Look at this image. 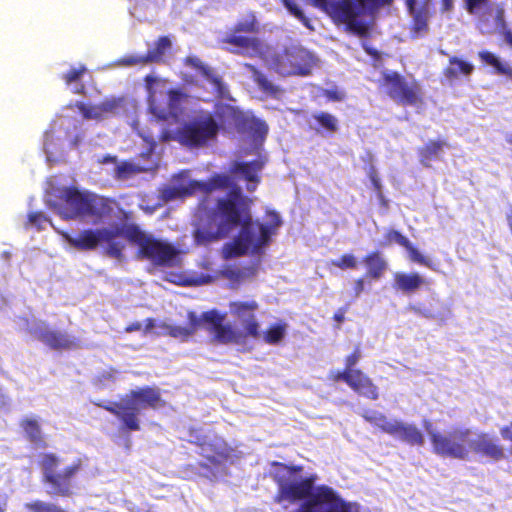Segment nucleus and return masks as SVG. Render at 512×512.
I'll use <instances>...</instances> for the list:
<instances>
[{"label":"nucleus","instance_id":"14","mask_svg":"<svg viewBox=\"0 0 512 512\" xmlns=\"http://www.w3.org/2000/svg\"><path fill=\"white\" fill-rule=\"evenodd\" d=\"M215 115L221 121L223 130L233 127L238 133L247 134L254 139H264L268 133V126L264 120L249 116L232 105L218 106Z\"/></svg>","mask_w":512,"mask_h":512},{"label":"nucleus","instance_id":"44","mask_svg":"<svg viewBox=\"0 0 512 512\" xmlns=\"http://www.w3.org/2000/svg\"><path fill=\"white\" fill-rule=\"evenodd\" d=\"M331 265L341 270L356 269L357 260L353 254H343L340 258L332 260Z\"/></svg>","mask_w":512,"mask_h":512},{"label":"nucleus","instance_id":"6","mask_svg":"<svg viewBox=\"0 0 512 512\" xmlns=\"http://www.w3.org/2000/svg\"><path fill=\"white\" fill-rule=\"evenodd\" d=\"M123 224L108 228L84 229L73 235L67 231H61L63 240L78 251H94L102 243L106 244L105 253L111 258L121 260L126 244L122 238Z\"/></svg>","mask_w":512,"mask_h":512},{"label":"nucleus","instance_id":"51","mask_svg":"<svg viewBox=\"0 0 512 512\" xmlns=\"http://www.w3.org/2000/svg\"><path fill=\"white\" fill-rule=\"evenodd\" d=\"M352 371L347 370L344 368L342 371H336L330 374L329 378L335 383H338L340 381L345 382L347 385L350 381Z\"/></svg>","mask_w":512,"mask_h":512},{"label":"nucleus","instance_id":"21","mask_svg":"<svg viewBox=\"0 0 512 512\" xmlns=\"http://www.w3.org/2000/svg\"><path fill=\"white\" fill-rule=\"evenodd\" d=\"M384 246L391 245L392 243H397L398 245L404 247L408 252L409 260L411 262L417 263L419 265L425 266L429 269H434V265L431 260L422 255L416 247L410 242V240L404 236L401 232L389 229L384 235Z\"/></svg>","mask_w":512,"mask_h":512},{"label":"nucleus","instance_id":"47","mask_svg":"<svg viewBox=\"0 0 512 512\" xmlns=\"http://www.w3.org/2000/svg\"><path fill=\"white\" fill-rule=\"evenodd\" d=\"M362 357L361 348L359 345L355 346L353 351L344 359V368L349 371H355L354 368Z\"/></svg>","mask_w":512,"mask_h":512},{"label":"nucleus","instance_id":"3","mask_svg":"<svg viewBox=\"0 0 512 512\" xmlns=\"http://www.w3.org/2000/svg\"><path fill=\"white\" fill-rule=\"evenodd\" d=\"M224 315L217 310L203 312L198 316L194 311H188L185 326L163 324L165 334L181 341L189 340L201 327L213 334V341L219 344H239L245 337L237 332L230 324H224Z\"/></svg>","mask_w":512,"mask_h":512},{"label":"nucleus","instance_id":"24","mask_svg":"<svg viewBox=\"0 0 512 512\" xmlns=\"http://www.w3.org/2000/svg\"><path fill=\"white\" fill-rule=\"evenodd\" d=\"M348 386L358 395L370 400L379 398V389L373 380L361 369L352 371Z\"/></svg>","mask_w":512,"mask_h":512},{"label":"nucleus","instance_id":"35","mask_svg":"<svg viewBox=\"0 0 512 512\" xmlns=\"http://www.w3.org/2000/svg\"><path fill=\"white\" fill-rule=\"evenodd\" d=\"M495 25L499 34L504 38L507 45L512 49V30L508 28L505 19V8L503 5H498L495 9Z\"/></svg>","mask_w":512,"mask_h":512},{"label":"nucleus","instance_id":"4","mask_svg":"<svg viewBox=\"0 0 512 512\" xmlns=\"http://www.w3.org/2000/svg\"><path fill=\"white\" fill-rule=\"evenodd\" d=\"M41 482L52 497L68 498L74 494L75 478L82 469V460L76 459L69 465L52 452L42 453L38 461Z\"/></svg>","mask_w":512,"mask_h":512},{"label":"nucleus","instance_id":"62","mask_svg":"<svg viewBox=\"0 0 512 512\" xmlns=\"http://www.w3.org/2000/svg\"><path fill=\"white\" fill-rule=\"evenodd\" d=\"M142 329V324L138 321L136 322H133V323H130L129 325H127L124 329V331L126 333H132V332H136V331H140Z\"/></svg>","mask_w":512,"mask_h":512},{"label":"nucleus","instance_id":"43","mask_svg":"<svg viewBox=\"0 0 512 512\" xmlns=\"http://www.w3.org/2000/svg\"><path fill=\"white\" fill-rule=\"evenodd\" d=\"M235 184L232 182V179L230 176L225 174H214L210 180H209V189L208 190H214V189H226V188H232Z\"/></svg>","mask_w":512,"mask_h":512},{"label":"nucleus","instance_id":"48","mask_svg":"<svg viewBox=\"0 0 512 512\" xmlns=\"http://www.w3.org/2000/svg\"><path fill=\"white\" fill-rule=\"evenodd\" d=\"M87 71L84 65H80L77 68H71L67 73L62 75V79L67 85L76 82L81 79L84 73Z\"/></svg>","mask_w":512,"mask_h":512},{"label":"nucleus","instance_id":"29","mask_svg":"<svg viewBox=\"0 0 512 512\" xmlns=\"http://www.w3.org/2000/svg\"><path fill=\"white\" fill-rule=\"evenodd\" d=\"M424 283L425 280L416 272L394 274V288L406 294L414 293Z\"/></svg>","mask_w":512,"mask_h":512},{"label":"nucleus","instance_id":"56","mask_svg":"<svg viewBox=\"0 0 512 512\" xmlns=\"http://www.w3.org/2000/svg\"><path fill=\"white\" fill-rule=\"evenodd\" d=\"M335 0H312L313 6L328 13Z\"/></svg>","mask_w":512,"mask_h":512},{"label":"nucleus","instance_id":"64","mask_svg":"<svg viewBox=\"0 0 512 512\" xmlns=\"http://www.w3.org/2000/svg\"><path fill=\"white\" fill-rule=\"evenodd\" d=\"M155 326V321L153 318H147L144 322V333L150 332Z\"/></svg>","mask_w":512,"mask_h":512},{"label":"nucleus","instance_id":"58","mask_svg":"<svg viewBox=\"0 0 512 512\" xmlns=\"http://www.w3.org/2000/svg\"><path fill=\"white\" fill-rule=\"evenodd\" d=\"M138 135L150 146V152L153 151V149L156 146L155 138L152 134L144 133L142 131L138 132Z\"/></svg>","mask_w":512,"mask_h":512},{"label":"nucleus","instance_id":"13","mask_svg":"<svg viewBox=\"0 0 512 512\" xmlns=\"http://www.w3.org/2000/svg\"><path fill=\"white\" fill-rule=\"evenodd\" d=\"M316 64V56L301 45L285 47L273 60L275 70L286 76H308Z\"/></svg>","mask_w":512,"mask_h":512},{"label":"nucleus","instance_id":"22","mask_svg":"<svg viewBox=\"0 0 512 512\" xmlns=\"http://www.w3.org/2000/svg\"><path fill=\"white\" fill-rule=\"evenodd\" d=\"M481 456L488 457L494 461L504 458V449L497 443L496 439L490 437L487 433H480L475 439L470 438V451Z\"/></svg>","mask_w":512,"mask_h":512},{"label":"nucleus","instance_id":"59","mask_svg":"<svg viewBox=\"0 0 512 512\" xmlns=\"http://www.w3.org/2000/svg\"><path fill=\"white\" fill-rule=\"evenodd\" d=\"M439 2L441 13H450L454 9V0H439Z\"/></svg>","mask_w":512,"mask_h":512},{"label":"nucleus","instance_id":"33","mask_svg":"<svg viewBox=\"0 0 512 512\" xmlns=\"http://www.w3.org/2000/svg\"><path fill=\"white\" fill-rule=\"evenodd\" d=\"M185 63L197 70L204 78H206L210 83H212L217 89L221 90L222 88V80L219 76L213 73L212 69L204 64L197 57H188L185 60Z\"/></svg>","mask_w":512,"mask_h":512},{"label":"nucleus","instance_id":"2","mask_svg":"<svg viewBox=\"0 0 512 512\" xmlns=\"http://www.w3.org/2000/svg\"><path fill=\"white\" fill-rule=\"evenodd\" d=\"M161 391L155 386H144L133 389L119 401L97 403V406L114 415L126 431L141 429L140 412L146 409L157 410L166 406Z\"/></svg>","mask_w":512,"mask_h":512},{"label":"nucleus","instance_id":"37","mask_svg":"<svg viewBox=\"0 0 512 512\" xmlns=\"http://www.w3.org/2000/svg\"><path fill=\"white\" fill-rule=\"evenodd\" d=\"M145 169L129 161H123L115 168V178L126 180L131 176L144 172Z\"/></svg>","mask_w":512,"mask_h":512},{"label":"nucleus","instance_id":"17","mask_svg":"<svg viewBox=\"0 0 512 512\" xmlns=\"http://www.w3.org/2000/svg\"><path fill=\"white\" fill-rule=\"evenodd\" d=\"M258 308L259 304L255 300L230 302V313L243 322L244 336L255 339L260 337V325L255 316Z\"/></svg>","mask_w":512,"mask_h":512},{"label":"nucleus","instance_id":"9","mask_svg":"<svg viewBox=\"0 0 512 512\" xmlns=\"http://www.w3.org/2000/svg\"><path fill=\"white\" fill-rule=\"evenodd\" d=\"M266 222H255L258 228V235L254 234V229H240L239 235L224 246L223 253L225 258L240 257L246 255L249 249L253 253H259L262 248L269 245L271 237L275 235L282 225L279 214L272 210L265 214Z\"/></svg>","mask_w":512,"mask_h":512},{"label":"nucleus","instance_id":"52","mask_svg":"<svg viewBox=\"0 0 512 512\" xmlns=\"http://www.w3.org/2000/svg\"><path fill=\"white\" fill-rule=\"evenodd\" d=\"M28 221L32 226L41 229L43 223L47 221V217L42 212H33L28 215Z\"/></svg>","mask_w":512,"mask_h":512},{"label":"nucleus","instance_id":"42","mask_svg":"<svg viewBox=\"0 0 512 512\" xmlns=\"http://www.w3.org/2000/svg\"><path fill=\"white\" fill-rule=\"evenodd\" d=\"M227 235L228 234L220 233V225H218L216 232H209V231L198 229L195 232V240L199 244H207V243L217 241L221 238H224Z\"/></svg>","mask_w":512,"mask_h":512},{"label":"nucleus","instance_id":"41","mask_svg":"<svg viewBox=\"0 0 512 512\" xmlns=\"http://www.w3.org/2000/svg\"><path fill=\"white\" fill-rule=\"evenodd\" d=\"M285 335V326L282 324H274L271 325L265 332H264V340L266 343L270 345H276L278 344Z\"/></svg>","mask_w":512,"mask_h":512},{"label":"nucleus","instance_id":"49","mask_svg":"<svg viewBox=\"0 0 512 512\" xmlns=\"http://www.w3.org/2000/svg\"><path fill=\"white\" fill-rule=\"evenodd\" d=\"M274 466L279 467L289 477L303 472L302 465H289L281 462H275Z\"/></svg>","mask_w":512,"mask_h":512},{"label":"nucleus","instance_id":"30","mask_svg":"<svg viewBox=\"0 0 512 512\" xmlns=\"http://www.w3.org/2000/svg\"><path fill=\"white\" fill-rule=\"evenodd\" d=\"M21 428L25 432L27 439L39 448H46L47 442L45 441L41 427L37 420L25 418L20 423Z\"/></svg>","mask_w":512,"mask_h":512},{"label":"nucleus","instance_id":"11","mask_svg":"<svg viewBox=\"0 0 512 512\" xmlns=\"http://www.w3.org/2000/svg\"><path fill=\"white\" fill-rule=\"evenodd\" d=\"M424 427L428 431L432 450L436 455L453 459L464 460L470 453L471 430L466 427H454L443 434L431 430V422L425 421Z\"/></svg>","mask_w":512,"mask_h":512},{"label":"nucleus","instance_id":"63","mask_svg":"<svg viewBox=\"0 0 512 512\" xmlns=\"http://www.w3.org/2000/svg\"><path fill=\"white\" fill-rule=\"evenodd\" d=\"M363 291H364V280H363V278H359L354 283L355 296H359Z\"/></svg>","mask_w":512,"mask_h":512},{"label":"nucleus","instance_id":"61","mask_svg":"<svg viewBox=\"0 0 512 512\" xmlns=\"http://www.w3.org/2000/svg\"><path fill=\"white\" fill-rule=\"evenodd\" d=\"M362 47L368 55H370L376 59L379 58V52L375 48L371 47L368 43H366V42L362 43Z\"/></svg>","mask_w":512,"mask_h":512},{"label":"nucleus","instance_id":"38","mask_svg":"<svg viewBox=\"0 0 512 512\" xmlns=\"http://www.w3.org/2000/svg\"><path fill=\"white\" fill-rule=\"evenodd\" d=\"M254 80L258 85L259 89L266 95L272 97H278L281 93V88L277 85H274L263 73L256 72L254 75Z\"/></svg>","mask_w":512,"mask_h":512},{"label":"nucleus","instance_id":"20","mask_svg":"<svg viewBox=\"0 0 512 512\" xmlns=\"http://www.w3.org/2000/svg\"><path fill=\"white\" fill-rule=\"evenodd\" d=\"M172 42L168 36L159 37L154 47L149 49L145 55H130L123 59V63L132 65H146L149 63H160L163 61L164 55L171 49Z\"/></svg>","mask_w":512,"mask_h":512},{"label":"nucleus","instance_id":"18","mask_svg":"<svg viewBox=\"0 0 512 512\" xmlns=\"http://www.w3.org/2000/svg\"><path fill=\"white\" fill-rule=\"evenodd\" d=\"M33 334L37 340L53 350H71L78 347V340L66 332L45 327L34 330Z\"/></svg>","mask_w":512,"mask_h":512},{"label":"nucleus","instance_id":"27","mask_svg":"<svg viewBox=\"0 0 512 512\" xmlns=\"http://www.w3.org/2000/svg\"><path fill=\"white\" fill-rule=\"evenodd\" d=\"M448 146L445 139L429 140L417 150L420 163L424 167H431L432 161L439 159L443 149Z\"/></svg>","mask_w":512,"mask_h":512},{"label":"nucleus","instance_id":"60","mask_svg":"<svg viewBox=\"0 0 512 512\" xmlns=\"http://www.w3.org/2000/svg\"><path fill=\"white\" fill-rule=\"evenodd\" d=\"M159 140L161 142H168V141H171V140H177V134L174 135V133L168 129H164L160 135H159Z\"/></svg>","mask_w":512,"mask_h":512},{"label":"nucleus","instance_id":"40","mask_svg":"<svg viewBox=\"0 0 512 512\" xmlns=\"http://www.w3.org/2000/svg\"><path fill=\"white\" fill-rule=\"evenodd\" d=\"M313 118L318 125L328 132L334 133L338 130L337 118L328 112H318L313 114Z\"/></svg>","mask_w":512,"mask_h":512},{"label":"nucleus","instance_id":"16","mask_svg":"<svg viewBox=\"0 0 512 512\" xmlns=\"http://www.w3.org/2000/svg\"><path fill=\"white\" fill-rule=\"evenodd\" d=\"M60 199L64 203L62 214L66 219L94 216L97 214L93 195L82 192L76 187L63 188Z\"/></svg>","mask_w":512,"mask_h":512},{"label":"nucleus","instance_id":"5","mask_svg":"<svg viewBox=\"0 0 512 512\" xmlns=\"http://www.w3.org/2000/svg\"><path fill=\"white\" fill-rule=\"evenodd\" d=\"M260 24L254 12H248L239 19L220 39L229 52L244 57H261L266 53L267 46L256 36Z\"/></svg>","mask_w":512,"mask_h":512},{"label":"nucleus","instance_id":"19","mask_svg":"<svg viewBox=\"0 0 512 512\" xmlns=\"http://www.w3.org/2000/svg\"><path fill=\"white\" fill-rule=\"evenodd\" d=\"M432 0H422L419 4L416 0H405L408 13L412 17L410 31L412 37H419L428 31L429 9Z\"/></svg>","mask_w":512,"mask_h":512},{"label":"nucleus","instance_id":"36","mask_svg":"<svg viewBox=\"0 0 512 512\" xmlns=\"http://www.w3.org/2000/svg\"><path fill=\"white\" fill-rule=\"evenodd\" d=\"M114 108V104L111 102H102L99 105L85 106L81 105L80 109L85 119H102L103 115L107 112H111Z\"/></svg>","mask_w":512,"mask_h":512},{"label":"nucleus","instance_id":"46","mask_svg":"<svg viewBox=\"0 0 512 512\" xmlns=\"http://www.w3.org/2000/svg\"><path fill=\"white\" fill-rule=\"evenodd\" d=\"M287 10L298 20H300L305 26L309 25V19L305 16L303 11L293 0H281Z\"/></svg>","mask_w":512,"mask_h":512},{"label":"nucleus","instance_id":"28","mask_svg":"<svg viewBox=\"0 0 512 512\" xmlns=\"http://www.w3.org/2000/svg\"><path fill=\"white\" fill-rule=\"evenodd\" d=\"M366 267V277L378 280L388 268L387 261L379 251H372L366 254L362 259Z\"/></svg>","mask_w":512,"mask_h":512},{"label":"nucleus","instance_id":"39","mask_svg":"<svg viewBox=\"0 0 512 512\" xmlns=\"http://www.w3.org/2000/svg\"><path fill=\"white\" fill-rule=\"evenodd\" d=\"M27 512H66L58 505L42 500H33L24 504Z\"/></svg>","mask_w":512,"mask_h":512},{"label":"nucleus","instance_id":"25","mask_svg":"<svg viewBox=\"0 0 512 512\" xmlns=\"http://www.w3.org/2000/svg\"><path fill=\"white\" fill-rule=\"evenodd\" d=\"M258 266L251 265H227L221 270V276L232 284H240L256 276Z\"/></svg>","mask_w":512,"mask_h":512},{"label":"nucleus","instance_id":"7","mask_svg":"<svg viewBox=\"0 0 512 512\" xmlns=\"http://www.w3.org/2000/svg\"><path fill=\"white\" fill-rule=\"evenodd\" d=\"M251 200L243 195L241 188L234 185L226 197L219 198L214 215L219 218L220 233L229 234L233 229H254L255 222L250 212Z\"/></svg>","mask_w":512,"mask_h":512},{"label":"nucleus","instance_id":"23","mask_svg":"<svg viewBox=\"0 0 512 512\" xmlns=\"http://www.w3.org/2000/svg\"><path fill=\"white\" fill-rule=\"evenodd\" d=\"M389 435L410 446H422L425 442L423 433L416 425L400 420H393Z\"/></svg>","mask_w":512,"mask_h":512},{"label":"nucleus","instance_id":"55","mask_svg":"<svg viewBox=\"0 0 512 512\" xmlns=\"http://www.w3.org/2000/svg\"><path fill=\"white\" fill-rule=\"evenodd\" d=\"M367 10H372L385 5H390L393 0H363Z\"/></svg>","mask_w":512,"mask_h":512},{"label":"nucleus","instance_id":"12","mask_svg":"<svg viewBox=\"0 0 512 512\" xmlns=\"http://www.w3.org/2000/svg\"><path fill=\"white\" fill-rule=\"evenodd\" d=\"M220 130H223L221 121L211 113H203L178 130L177 141L189 148H201L214 141Z\"/></svg>","mask_w":512,"mask_h":512},{"label":"nucleus","instance_id":"1","mask_svg":"<svg viewBox=\"0 0 512 512\" xmlns=\"http://www.w3.org/2000/svg\"><path fill=\"white\" fill-rule=\"evenodd\" d=\"M318 477L311 474L298 481H291L286 475L276 474L274 482L277 492L273 501L280 505H300L292 512H352L353 504L346 501L332 487L321 484L315 487Z\"/></svg>","mask_w":512,"mask_h":512},{"label":"nucleus","instance_id":"50","mask_svg":"<svg viewBox=\"0 0 512 512\" xmlns=\"http://www.w3.org/2000/svg\"><path fill=\"white\" fill-rule=\"evenodd\" d=\"M368 177L372 183L373 188L377 192L379 196L382 195V186L380 182V178L378 177L377 170L374 166H370L368 171Z\"/></svg>","mask_w":512,"mask_h":512},{"label":"nucleus","instance_id":"54","mask_svg":"<svg viewBox=\"0 0 512 512\" xmlns=\"http://www.w3.org/2000/svg\"><path fill=\"white\" fill-rule=\"evenodd\" d=\"M323 95L330 101H342L344 94L337 89H326Z\"/></svg>","mask_w":512,"mask_h":512},{"label":"nucleus","instance_id":"45","mask_svg":"<svg viewBox=\"0 0 512 512\" xmlns=\"http://www.w3.org/2000/svg\"><path fill=\"white\" fill-rule=\"evenodd\" d=\"M464 7L469 14H476L480 10L487 11L490 6V0H463Z\"/></svg>","mask_w":512,"mask_h":512},{"label":"nucleus","instance_id":"32","mask_svg":"<svg viewBox=\"0 0 512 512\" xmlns=\"http://www.w3.org/2000/svg\"><path fill=\"white\" fill-rule=\"evenodd\" d=\"M478 57L484 64L492 66L498 75L512 80V64L502 62L499 57L487 50L478 52Z\"/></svg>","mask_w":512,"mask_h":512},{"label":"nucleus","instance_id":"34","mask_svg":"<svg viewBox=\"0 0 512 512\" xmlns=\"http://www.w3.org/2000/svg\"><path fill=\"white\" fill-rule=\"evenodd\" d=\"M362 417L366 422L388 435L389 428L393 427V420H389L385 414L377 410L366 409L363 411Z\"/></svg>","mask_w":512,"mask_h":512},{"label":"nucleus","instance_id":"10","mask_svg":"<svg viewBox=\"0 0 512 512\" xmlns=\"http://www.w3.org/2000/svg\"><path fill=\"white\" fill-rule=\"evenodd\" d=\"M378 88L398 105L416 107L424 102L419 82L408 81L397 71H384L378 80Z\"/></svg>","mask_w":512,"mask_h":512},{"label":"nucleus","instance_id":"26","mask_svg":"<svg viewBox=\"0 0 512 512\" xmlns=\"http://www.w3.org/2000/svg\"><path fill=\"white\" fill-rule=\"evenodd\" d=\"M474 71V65L471 62L463 60L457 56H451L448 65L443 69L442 74L449 82H454L463 77H469Z\"/></svg>","mask_w":512,"mask_h":512},{"label":"nucleus","instance_id":"57","mask_svg":"<svg viewBox=\"0 0 512 512\" xmlns=\"http://www.w3.org/2000/svg\"><path fill=\"white\" fill-rule=\"evenodd\" d=\"M348 311V305L346 306H343V307H340L333 315V320L336 321L338 323V326L337 328L340 327V325L344 322L345 320V314L346 312Z\"/></svg>","mask_w":512,"mask_h":512},{"label":"nucleus","instance_id":"31","mask_svg":"<svg viewBox=\"0 0 512 512\" xmlns=\"http://www.w3.org/2000/svg\"><path fill=\"white\" fill-rule=\"evenodd\" d=\"M262 169V163L254 160L252 162H234L230 168L233 174H241L249 182H258V172Z\"/></svg>","mask_w":512,"mask_h":512},{"label":"nucleus","instance_id":"53","mask_svg":"<svg viewBox=\"0 0 512 512\" xmlns=\"http://www.w3.org/2000/svg\"><path fill=\"white\" fill-rule=\"evenodd\" d=\"M413 310L416 314L420 315V316H423L425 318H428V319H434L436 318L439 313L436 309L434 308H426L424 306H417V307H413Z\"/></svg>","mask_w":512,"mask_h":512},{"label":"nucleus","instance_id":"8","mask_svg":"<svg viewBox=\"0 0 512 512\" xmlns=\"http://www.w3.org/2000/svg\"><path fill=\"white\" fill-rule=\"evenodd\" d=\"M122 238L138 246L137 256L155 266L172 267L179 251L172 244L146 234L136 224H123Z\"/></svg>","mask_w":512,"mask_h":512},{"label":"nucleus","instance_id":"15","mask_svg":"<svg viewBox=\"0 0 512 512\" xmlns=\"http://www.w3.org/2000/svg\"><path fill=\"white\" fill-rule=\"evenodd\" d=\"M367 12L363 0H335L327 14L336 24H344L348 31L365 37L368 34V26L360 17Z\"/></svg>","mask_w":512,"mask_h":512}]
</instances>
